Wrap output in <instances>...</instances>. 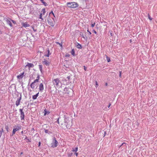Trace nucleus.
I'll return each mask as SVG.
<instances>
[{
    "label": "nucleus",
    "instance_id": "obj_61",
    "mask_svg": "<svg viewBox=\"0 0 157 157\" xmlns=\"http://www.w3.org/2000/svg\"><path fill=\"white\" fill-rule=\"evenodd\" d=\"M96 85H98V83H97V81H96Z\"/></svg>",
    "mask_w": 157,
    "mask_h": 157
},
{
    "label": "nucleus",
    "instance_id": "obj_62",
    "mask_svg": "<svg viewBox=\"0 0 157 157\" xmlns=\"http://www.w3.org/2000/svg\"><path fill=\"white\" fill-rule=\"evenodd\" d=\"M52 19L53 20V21H55V20H54V19L52 17Z\"/></svg>",
    "mask_w": 157,
    "mask_h": 157
},
{
    "label": "nucleus",
    "instance_id": "obj_52",
    "mask_svg": "<svg viewBox=\"0 0 157 157\" xmlns=\"http://www.w3.org/2000/svg\"><path fill=\"white\" fill-rule=\"evenodd\" d=\"M75 154L77 156H78V153H76V152H75Z\"/></svg>",
    "mask_w": 157,
    "mask_h": 157
},
{
    "label": "nucleus",
    "instance_id": "obj_29",
    "mask_svg": "<svg viewBox=\"0 0 157 157\" xmlns=\"http://www.w3.org/2000/svg\"><path fill=\"white\" fill-rule=\"evenodd\" d=\"M106 58H107V62H109L110 61V58L108 56L106 57Z\"/></svg>",
    "mask_w": 157,
    "mask_h": 157
},
{
    "label": "nucleus",
    "instance_id": "obj_35",
    "mask_svg": "<svg viewBox=\"0 0 157 157\" xmlns=\"http://www.w3.org/2000/svg\"><path fill=\"white\" fill-rule=\"evenodd\" d=\"M39 79H36V80H35L34 82H35L36 83H37L38 82H39Z\"/></svg>",
    "mask_w": 157,
    "mask_h": 157
},
{
    "label": "nucleus",
    "instance_id": "obj_39",
    "mask_svg": "<svg viewBox=\"0 0 157 157\" xmlns=\"http://www.w3.org/2000/svg\"><path fill=\"white\" fill-rule=\"evenodd\" d=\"M56 43L57 44H59V45H60V46L62 47V44H60L58 42H56Z\"/></svg>",
    "mask_w": 157,
    "mask_h": 157
},
{
    "label": "nucleus",
    "instance_id": "obj_31",
    "mask_svg": "<svg viewBox=\"0 0 157 157\" xmlns=\"http://www.w3.org/2000/svg\"><path fill=\"white\" fill-rule=\"evenodd\" d=\"M5 129L6 130L7 132H9V128L8 126H6Z\"/></svg>",
    "mask_w": 157,
    "mask_h": 157
},
{
    "label": "nucleus",
    "instance_id": "obj_21",
    "mask_svg": "<svg viewBox=\"0 0 157 157\" xmlns=\"http://www.w3.org/2000/svg\"><path fill=\"white\" fill-rule=\"evenodd\" d=\"M23 25L24 27L25 28L29 26V25L27 23H24Z\"/></svg>",
    "mask_w": 157,
    "mask_h": 157
},
{
    "label": "nucleus",
    "instance_id": "obj_42",
    "mask_svg": "<svg viewBox=\"0 0 157 157\" xmlns=\"http://www.w3.org/2000/svg\"><path fill=\"white\" fill-rule=\"evenodd\" d=\"M33 30L34 32H36V31H37V29H34V28L33 27Z\"/></svg>",
    "mask_w": 157,
    "mask_h": 157
},
{
    "label": "nucleus",
    "instance_id": "obj_40",
    "mask_svg": "<svg viewBox=\"0 0 157 157\" xmlns=\"http://www.w3.org/2000/svg\"><path fill=\"white\" fill-rule=\"evenodd\" d=\"M73 154V153H71L69 154L68 155V156H71Z\"/></svg>",
    "mask_w": 157,
    "mask_h": 157
},
{
    "label": "nucleus",
    "instance_id": "obj_27",
    "mask_svg": "<svg viewBox=\"0 0 157 157\" xmlns=\"http://www.w3.org/2000/svg\"><path fill=\"white\" fill-rule=\"evenodd\" d=\"M45 113H44V115L46 114H48L49 113V112H48L46 110V109L44 110Z\"/></svg>",
    "mask_w": 157,
    "mask_h": 157
},
{
    "label": "nucleus",
    "instance_id": "obj_32",
    "mask_svg": "<svg viewBox=\"0 0 157 157\" xmlns=\"http://www.w3.org/2000/svg\"><path fill=\"white\" fill-rule=\"evenodd\" d=\"M148 18L149 19L150 21H151L152 19V18L150 16V15L149 14H148Z\"/></svg>",
    "mask_w": 157,
    "mask_h": 157
},
{
    "label": "nucleus",
    "instance_id": "obj_3",
    "mask_svg": "<svg viewBox=\"0 0 157 157\" xmlns=\"http://www.w3.org/2000/svg\"><path fill=\"white\" fill-rule=\"evenodd\" d=\"M73 90L71 88L65 87L64 89L63 93L70 95L73 93Z\"/></svg>",
    "mask_w": 157,
    "mask_h": 157
},
{
    "label": "nucleus",
    "instance_id": "obj_17",
    "mask_svg": "<svg viewBox=\"0 0 157 157\" xmlns=\"http://www.w3.org/2000/svg\"><path fill=\"white\" fill-rule=\"evenodd\" d=\"M6 21L7 24L9 25L10 27H12L13 26L12 24L10 21L8 19H6Z\"/></svg>",
    "mask_w": 157,
    "mask_h": 157
},
{
    "label": "nucleus",
    "instance_id": "obj_22",
    "mask_svg": "<svg viewBox=\"0 0 157 157\" xmlns=\"http://www.w3.org/2000/svg\"><path fill=\"white\" fill-rule=\"evenodd\" d=\"M78 150V147H76L75 148H73L72 151L74 152H76Z\"/></svg>",
    "mask_w": 157,
    "mask_h": 157
},
{
    "label": "nucleus",
    "instance_id": "obj_25",
    "mask_svg": "<svg viewBox=\"0 0 157 157\" xmlns=\"http://www.w3.org/2000/svg\"><path fill=\"white\" fill-rule=\"evenodd\" d=\"M41 12H42V14L44 15L45 13V10L44 9H43L42 10Z\"/></svg>",
    "mask_w": 157,
    "mask_h": 157
},
{
    "label": "nucleus",
    "instance_id": "obj_26",
    "mask_svg": "<svg viewBox=\"0 0 157 157\" xmlns=\"http://www.w3.org/2000/svg\"><path fill=\"white\" fill-rule=\"evenodd\" d=\"M16 132L13 129L12 134L10 135L11 136H13L14 134H15Z\"/></svg>",
    "mask_w": 157,
    "mask_h": 157
},
{
    "label": "nucleus",
    "instance_id": "obj_58",
    "mask_svg": "<svg viewBox=\"0 0 157 157\" xmlns=\"http://www.w3.org/2000/svg\"><path fill=\"white\" fill-rule=\"evenodd\" d=\"M122 145H122V144H121V145H120L119 146V148L121 147Z\"/></svg>",
    "mask_w": 157,
    "mask_h": 157
},
{
    "label": "nucleus",
    "instance_id": "obj_34",
    "mask_svg": "<svg viewBox=\"0 0 157 157\" xmlns=\"http://www.w3.org/2000/svg\"><path fill=\"white\" fill-rule=\"evenodd\" d=\"M42 3H43V4L45 6H47L48 5V4L46 3L45 2H43Z\"/></svg>",
    "mask_w": 157,
    "mask_h": 157
},
{
    "label": "nucleus",
    "instance_id": "obj_20",
    "mask_svg": "<svg viewBox=\"0 0 157 157\" xmlns=\"http://www.w3.org/2000/svg\"><path fill=\"white\" fill-rule=\"evenodd\" d=\"M39 68L40 69V71H41V73H43V68H42V65L41 64H40L39 65Z\"/></svg>",
    "mask_w": 157,
    "mask_h": 157
},
{
    "label": "nucleus",
    "instance_id": "obj_47",
    "mask_svg": "<svg viewBox=\"0 0 157 157\" xmlns=\"http://www.w3.org/2000/svg\"><path fill=\"white\" fill-rule=\"evenodd\" d=\"M93 32L94 33L97 34V32L94 29L93 30Z\"/></svg>",
    "mask_w": 157,
    "mask_h": 157
},
{
    "label": "nucleus",
    "instance_id": "obj_5",
    "mask_svg": "<svg viewBox=\"0 0 157 157\" xmlns=\"http://www.w3.org/2000/svg\"><path fill=\"white\" fill-rule=\"evenodd\" d=\"M23 109H19V112L20 113V117L21 120H24V121L25 119V113L23 111Z\"/></svg>",
    "mask_w": 157,
    "mask_h": 157
},
{
    "label": "nucleus",
    "instance_id": "obj_1",
    "mask_svg": "<svg viewBox=\"0 0 157 157\" xmlns=\"http://www.w3.org/2000/svg\"><path fill=\"white\" fill-rule=\"evenodd\" d=\"M67 5L68 7L73 8H76L78 6L77 3L75 2H67Z\"/></svg>",
    "mask_w": 157,
    "mask_h": 157
},
{
    "label": "nucleus",
    "instance_id": "obj_48",
    "mask_svg": "<svg viewBox=\"0 0 157 157\" xmlns=\"http://www.w3.org/2000/svg\"><path fill=\"white\" fill-rule=\"evenodd\" d=\"M119 73H120L119 76L120 77H121V71H120L119 72Z\"/></svg>",
    "mask_w": 157,
    "mask_h": 157
},
{
    "label": "nucleus",
    "instance_id": "obj_41",
    "mask_svg": "<svg viewBox=\"0 0 157 157\" xmlns=\"http://www.w3.org/2000/svg\"><path fill=\"white\" fill-rule=\"evenodd\" d=\"M39 78H40V75H37V76L36 79L39 80Z\"/></svg>",
    "mask_w": 157,
    "mask_h": 157
},
{
    "label": "nucleus",
    "instance_id": "obj_54",
    "mask_svg": "<svg viewBox=\"0 0 157 157\" xmlns=\"http://www.w3.org/2000/svg\"><path fill=\"white\" fill-rule=\"evenodd\" d=\"M40 0L41 1V2L42 3H43V2H44V0Z\"/></svg>",
    "mask_w": 157,
    "mask_h": 157
},
{
    "label": "nucleus",
    "instance_id": "obj_50",
    "mask_svg": "<svg viewBox=\"0 0 157 157\" xmlns=\"http://www.w3.org/2000/svg\"><path fill=\"white\" fill-rule=\"evenodd\" d=\"M65 56L66 57H69L70 56V55L69 54H67Z\"/></svg>",
    "mask_w": 157,
    "mask_h": 157
},
{
    "label": "nucleus",
    "instance_id": "obj_53",
    "mask_svg": "<svg viewBox=\"0 0 157 157\" xmlns=\"http://www.w3.org/2000/svg\"><path fill=\"white\" fill-rule=\"evenodd\" d=\"M110 105H111V104L110 103H109V105L108 106V108H109L110 107Z\"/></svg>",
    "mask_w": 157,
    "mask_h": 157
},
{
    "label": "nucleus",
    "instance_id": "obj_7",
    "mask_svg": "<svg viewBox=\"0 0 157 157\" xmlns=\"http://www.w3.org/2000/svg\"><path fill=\"white\" fill-rule=\"evenodd\" d=\"M53 84L56 86H59V83L60 82L58 78L54 79L52 81Z\"/></svg>",
    "mask_w": 157,
    "mask_h": 157
},
{
    "label": "nucleus",
    "instance_id": "obj_49",
    "mask_svg": "<svg viewBox=\"0 0 157 157\" xmlns=\"http://www.w3.org/2000/svg\"><path fill=\"white\" fill-rule=\"evenodd\" d=\"M39 94V93L38 92L37 94H36L35 95L37 97L38 96V94Z\"/></svg>",
    "mask_w": 157,
    "mask_h": 157
},
{
    "label": "nucleus",
    "instance_id": "obj_28",
    "mask_svg": "<svg viewBox=\"0 0 157 157\" xmlns=\"http://www.w3.org/2000/svg\"><path fill=\"white\" fill-rule=\"evenodd\" d=\"M37 97L35 95H34L33 96V99L34 100L36 99Z\"/></svg>",
    "mask_w": 157,
    "mask_h": 157
},
{
    "label": "nucleus",
    "instance_id": "obj_36",
    "mask_svg": "<svg viewBox=\"0 0 157 157\" xmlns=\"http://www.w3.org/2000/svg\"><path fill=\"white\" fill-rule=\"evenodd\" d=\"M95 25V22H94L93 23L91 24V27H94V26Z\"/></svg>",
    "mask_w": 157,
    "mask_h": 157
},
{
    "label": "nucleus",
    "instance_id": "obj_45",
    "mask_svg": "<svg viewBox=\"0 0 157 157\" xmlns=\"http://www.w3.org/2000/svg\"><path fill=\"white\" fill-rule=\"evenodd\" d=\"M0 132H1L2 134V132H4V131L3 130V128H2L1 130H0Z\"/></svg>",
    "mask_w": 157,
    "mask_h": 157
},
{
    "label": "nucleus",
    "instance_id": "obj_55",
    "mask_svg": "<svg viewBox=\"0 0 157 157\" xmlns=\"http://www.w3.org/2000/svg\"><path fill=\"white\" fill-rule=\"evenodd\" d=\"M21 134L22 135L23 134V133H24V132H23V131H21Z\"/></svg>",
    "mask_w": 157,
    "mask_h": 157
},
{
    "label": "nucleus",
    "instance_id": "obj_51",
    "mask_svg": "<svg viewBox=\"0 0 157 157\" xmlns=\"http://www.w3.org/2000/svg\"><path fill=\"white\" fill-rule=\"evenodd\" d=\"M124 144L125 145L126 144V143L124 142L122 144V145H124Z\"/></svg>",
    "mask_w": 157,
    "mask_h": 157
},
{
    "label": "nucleus",
    "instance_id": "obj_16",
    "mask_svg": "<svg viewBox=\"0 0 157 157\" xmlns=\"http://www.w3.org/2000/svg\"><path fill=\"white\" fill-rule=\"evenodd\" d=\"M69 122H71L69 120L68 118L66 117L65 116H64V123H69Z\"/></svg>",
    "mask_w": 157,
    "mask_h": 157
},
{
    "label": "nucleus",
    "instance_id": "obj_13",
    "mask_svg": "<svg viewBox=\"0 0 157 157\" xmlns=\"http://www.w3.org/2000/svg\"><path fill=\"white\" fill-rule=\"evenodd\" d=\"M39 90L40 91H42L44 90V86L42 83H41L39 86Z\"/></svg>",
    "mask_w": 157,
    "mask_h": 157
},
{
    "label": "nucleus",
    "instance_id": "obj_18",
    "mask_svg": "<svg viewBox=\"0 0 157 157\" xmlns=\"http://www.w3.org/2000/svg\"><path fill=\"white\" fill-rule=\"evenodd\" d=\"M76 47H77L79 49H81L82 48V45L80 44H79L78 43H76Z\"/></svg>",
    "mask_w": 157,
    "mask_h": 157
},
{
    "label": "nucleus",
    "instance_id": "obj_30",
    "mask_svg": "<svg viewBox=\"0 0 157 157\" xmlns=\"http://www.w3.org/2000/svg\"><path fill=\"white\" fill-rule=\"evenodd\" d=\"M44 131L46 133H49L50 132L47 129H44Z\"/></svg>",
    "mask_w": 157,
    "mask_h": 157
},
{
    "label": "nucleus",
    "instance_id": "obj_24",
    "mask_svg": "<svg viewBox=\"0 0 157 157\" xmlns=\"http://www.w3.org/2000/svg\"><path fill=\"white\" fill-rule=\"evenodd\" d=\"M80 35H81L82 37L85 40H86L87 39V37L86 36H84L82 34V33H80Z\"/></svg>",
    "mask_w": 157,
    "mask_h": 157
},
{
    "label": "nucleus",
    "instance_id": "obj_9",
    "mask_svg": "<svg viewBox=\"0 0 157 157\" xmlns=\"http://www.w3.org/2000/svg\"><path fill=\"white\" fill-rule=\"evenodd\" d=\"M21 126L20 125H18L17 126L14 127V128L13 129V130L16 132L20 129H21Z\"/></svg>",
    "mask_w": 157,
    "mask_h": 157
},
{
    "label": "nucleus",
    "instance_id": "obj_60",
    "mask_svg": "<svg viewBox=\"0 0 157 157\" xmlns=\"http://www.w3.org/2000/svg\"><path fill=\"white\" fill-rule=\"evenodd\" d=\"M107 85H108V84H107V83H105V86H107Z\"/></svg>",
    "mask_w": 157,
    "mask_h": 157
},
{
    "label": "nucleus",
    "instance_id": "obj_12",
    "mask_svg": "<svg viewBox=\"0 0 157 157\" xmlns=\"http://www.w3.org/2000/svg\"><path fill=\"white\" fill-rule=\"evenodd\" d=\"M24 73L25 72H23L22 73L20 74L17 76V78L19 79L22 78L24 77Z\"/></svg>",
    "mask_w": 157,
    "mask_h": 157
},
{
    "label": "nucleus",
    "instance_id": "obj_43",
    "mask_svg": "<svg viewBox=\"0 0 157 157\" xmlns=\"http://www.w3.org/2000/svg\"><path fill=\"white\" fill-rule=\"evenodd\" d=\"M38 144H38V147H39L40 145H41V143L40 142H39V143H38Z\"/></svg>",
    "mask_w": 157,
    "mask_h": 157
},
{
    "label": "nucleus",
    "instance_id": "obj_2",
    "mask_svg": "<svg viewBox=\"0 0 157 157\" xmlns=\"http://www.w3.org/2000/svg\"><path fill=\"white\" fill-rule=\"evenodd\" d=\"M60 123L61 124L63 125L62 127L64 129H70L71 127V122H69V123H64V124H63L62 122H60Z\"/></svg>",
    "mask_w": 157,
    "mask_h": 157
},
{
    "label": "nucleus",
    "instance_id": "obj_56",
    "mask_svg": "<svg viewBox=\"0 0 157 157\" xmlns=\"http://www.w3.org/2000/svg\"><path fill=\"white\" fill-rule=\"evenodd\" d=\"M57 122H58V123L59 124V119H58V120H57Z\"/></svg>",
    "mask_w": 157,
    "mask_h": 157
},
{
    "label": "nucleus",
    "instance_id": "obj_57",
    "mask_svg": "<svg viewBox=\"0 0 157 157\" xmlns=\"http://www.w3.org/2000/svg\"><path fill=\"white\" fill-rule=\"evenodd\" d=\"M27 140H28V141L29 142H31V140H30L29 139H27Z\"/></svg>",
    "mask_w": 157,
    "mask_h": 157
},
{
    "label": "nucleus",
    "instance_id": "obj_11",
    "mask_svg": "<svg viewBox=\"0 0 157 157\" xmlns=\"http://www.w3.org/2000/svg\"><path fill=\"white\" fill-rule=\"evenodd\" d=\"M51 54L49 49L48 48L47 51L46 52V54L44 55V56L46 57H48Z\"/></svg>",
    "mask_w": 157,
    "mask_h": 157
},
{
    "label": "nucleus",
    "instance_id": "obj_14",
    "mask_svg": "<svg viewBox=\"0 0 157 157\" xmlns=\"http://www.w3.org/2000/svg\"><path fill=\"white\" fill-rule=\"evenodd\" d=\"M37 85V83H36L34 82H32L30 86H31V87L33 89L35 88L36 86Z\"/></svg>",
    "mask_w": 157,
    "mask_h": 157
},
{
    "label": "nucleus",
    "instance_id": "obj_59",
    "mask_svg": "<svg viewBox=\"0 0 157 157\" xmlns=\"http://www.w3.org/2000/svg\"><path fill=\"white\" fill-rule=\"evenodd\" d=\"M67 78H68V79H69L70 78V76H68Z\"/></svg>",
    "mask_w": 157,
    "mask_h": 157
},
{
    "label": "nucleus",
    "instance_id": "obj_6",
    "mask_svg": "<svg viewBox=\"0 0 157 157\" xmlns=\"http://www.w3.org/2000/svg\"><path fill=\"white\" fill-rule=\"evenodd\" d=\"M48 22V24L51 26H54V23L52 21L50 18V17H48L47 19Z\"/></svg>",
    "mask_w": 157,
    "mask_h": 157
},
{
    "label": "nucleus",
    "instance_id": "obj_15",
    "mask_svg": "<svg viewBox=\"0 0 157 157\" xmlns=\"http://www.w3.org/2000/svg\"><path fill=\"white\" fill-rule=\"evenodd\" d=\"M34 67V65L31 63H28L27 64H26L25 66V67H28L29 68L31 67Z\"/></svg>",
    "mask_w": 157,
    "mask_h": 157
},
{
    "label": "nucleus",
    "instance_id": "obj_8",
    "mask_svg": "<svg viewBox=\"0 0 157 157\" xmlns=\"http://www.w3.org/2000/svg\"><path fill=\"white\" fill-rule=\"evenodd\" d=\"M21 94H20V97L17 99V101H16V105L17 106H18L20 104L21 100Z\"/></svg>",
    "mask_w": 157,
    "mask_h": 157
},
{
    "label": "nucleus",
    "instance_id": "obj_64",
    "mask_svg": "<svg viewBox=\"0 0 157 157\" xmlns=\"http://www.w3.org/2000/svg\"><path fill=\"white\" fill-rule=\"evenodd\" d=\"M23 154V153L22 152H21V155H22Z\"/></svg>",
    "mask_w": 157,
    "mask_h": 157
},
{
    "label": "nucleus",
    "instance_id": "obj_23",
    "mask_svg": "<svg viewBox=\"0 0 157 157\" xmlns=\"http://www.w3.org/2000/svg\"><path fill=\"white\" fill-rule=\"evenodd\" d=\"M71 54L73 56H75V51L74 49H72V50L71 51Z\"/></svg>",
    "mask_w": 157,
    "mask_h": 157
},
{
    "label": "nucleus",
    "instance_id": "obj_10",
    "mask_svg": "<svg viewBox=\"0 0 157 157\" xmlns=\"http://www.w3.org/2000/svg\"><path fill=\"white\" fill-rule=\"evenodd\" d=\"M42 63L46 65L47 66H48L50 64V62L46 60L45 59H44V61H42Z\"/></svg>",
    "mask_w": 157,
    "mask_h": 157
},
{
    "label": "nucleus",
    "instance_id": "obj_33",
    "mask_svg": "<svg viewBox=\"0 0 157 157\" xmlns=\"http://www.w3.org/2000/svg\"><path fill=\"white\" fill-rule=\"evenodd\" d=\"M51 14H52L54 17H55L52 11L50 13L49 15Z\"/></svg>",
    "mask_w": 157,
    "mask_h": 157
},
{
    "label": "nucleus",
    "instance_id": "obj_37",
    "mask_svg": "<svg viewBox=\"0 0 157 157\" xmlns=\"http://www.w3.org/2000/svg\"><path fill=\"white\" fill-rule=\"evenodd\" d=\"M39 18L41 19H42V13H41L40 15Z\"/></svg>",
    "mask_w": 157,
    "mask_h": 157
},
{
    "label": "nucleus",
    "instance_id": "obj_63",
    "mask_svg": "<svg viewBox=\"0 0 157 157\" xmlns=\"http://www.w3.org/2000/svg\"><path fill=\"white\" fill-rule=\"evenodd\" d=\"M27 137H26L25 138V139H26L27 140Z\"/></svg>",
    "mask_w": 157,
    "mask_h": 157
},
{
    "label": "nucleus",
    "instance_id": "obj_19",
    "mask_svg": "<svg viewBox=\"0 0 157 157\" xmlns=\"http://www.w3.org/2000/svg\"><path fill=\"white\" fill-rule=\"evenodd\" d=\"M16 88V86L14 84H12L9 87V90L13 88V89H15Z\"/></svg>",
    "mask_w": 157,
    "mask_h": 157
},
{
    "label": "nucleus",
    "instance_id": "obj_4",
    "mask_svg": "<svg viewBox=\"0 0 157 157\" xmlns=\"http://www.w3.org/2000/svg\"><path fill=\"white\" fill-rule=\"evenodd\" d=\"M58 144V142L56 140L55 137L53 138L52 142L51 143V147L52 148H55L56 147Z\"/></svg>",
    "mask_w": 157,
    "mask_h": 157
},
{
    "label": "nucleus",
    "instance_id": "obj_38",
    "mask_svg": "<svg viewBox=\"0 0 157 157\" xmlns=\"http://www.w3.org/2000/svg\"><path fill=\"white\" fill-rule=\"evenodd\" d=\"M10 19V20L12 22L14 23V24H15L16 23V22L14 20H11V19Z\"/></svg>",
    "mask_w": 157,
    "mask_h": 157
},
{
    "label": "nucleus",
    "instance_id": "obj_46",
    "mask_svg": "<svg viewBox=\"0 0 157 157\" xmlns=\"http://www.w3.org/2000/svg\"><path fill=\"white\" fill-rule=\"evenodd\" d=\"M87 32L89 33L90 35L91 34V33L89 31V29H88L87 30Z\"/></svg>",
    "mask_w": 157,
    "mask_h": 157
},
{
    "label": "nucleus",
    "instance_id": "obj_44",
    "mask_svg": "<svg viewBox=\"0 0 157 157\" xmlns=\"http://www.w3.org/2000/svg\"><path fill=\"white\" fill-rule=\"evenodd\" d=\"M84 68L85 71H86V67L85 66H83Z\"/></svg>",
    "mask_w": 157,
    "mask_h": 157
}]
</instances>
